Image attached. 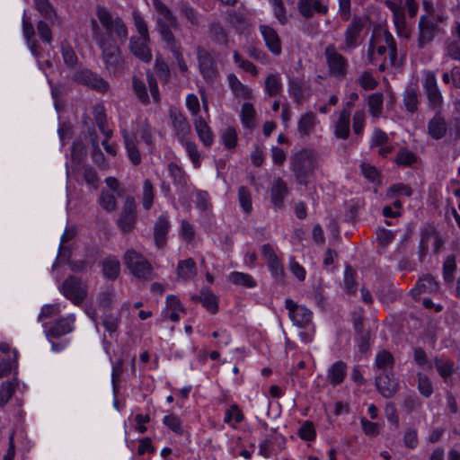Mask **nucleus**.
Wrapping results in <instances>:
<instances>
[{
    "mask_svg": "<svg viewBox=\"0 0 460 460\" xmlns=\"http://www.w3.org/2000/svg\"><path fill=\"white\" fill-rule=\"evenodd\" d=\"M99 48L105 70L115 77L123 75L128 69V64L115 40L112 39Z\"/></svg>",
    "mask_w": 460,
    "mask_h": 460,
    "instance_id": "1",
    "label": "nucleus"
},
{
    "mask_svg": "<svg viewBox=\"0 0 460 460\" xmlns=\"http://www.w3.org/2000/svg\"><path fill=\"white\" fill-rule=\"evenodd\" d=\"M291 171L300 185H307L314 171V155L308 149H303L291 156Z\"/></svg>",
    "mask_w": 460,
    "mask_h": 460,
    "instance_id": "2",
    "label": "nucleus"
},
{
    "mask_svg": "<svg viewBox=\"0 0 460 460\" xmlns=\"http://www.w3.org/2000/svg\"><path fill=\"white\" fill-rule=\"evenodd\" d=\"M124 262L130 273L145 281L154 278V270L150 262L139 252L128 250L124 255Z\"/></svg>",
    "mask_w": 460,
    "mask_h": 460,
    "instance_id": "3",
    "label": "nucleus"
},
{
    "mask_svg": "<svg viewBox=\"0 0 460 460\" xmlns=\"http://www.w3.org/2000/svg\"><path fill=\"white\" fill-rule=\"evenodd\" d=\"M96 14L111 37V32H114L121 42L127 40L128 35V28L120 17L113 18L108 9L101 5L97 6Z\"/></svg>",
    "mask_w": 460,
    "mask_h": 460,
    "instance_id": "4",
    "label": "nucleus"
},
{
    "mask_svg": "<svg viewBox=\"0 0 460 460\" xmlns=\"http://www.w3.org/2000/svg\"><path fill=\"white\" fill-rule=\"evenodd\" d=\"M60 291L75 305L82 304L87 297V285L75 275H70L64 280Z\"/></svg>",
    "mask_w": 460,
    "mask_h": 460,
    "instance_id": "5",
    "label": "nucleus"
},
{
    "mask_svg": "<svg viewBox=\"0 0 460 460\" xmlns=\"http://www.w3.org/2000/svg\"><path fill=\"white\" fill-rule=\"evenodd\" d=\"M324 56L328 66V74L337 79H343L349 69L347 58L339 53L332 44L325 48Z\"/></svg>",
    "mask_w": 460,
    "mask_h": 460,
    "instance_id": "6",
    "label": "nucleus"
},
{
    "mask_svg": "<svg viewBox=\"0 0 460 460\" xmlns=\"http://www.w3.org/2000/svg\"><path fill=\"white\" fill-rule=\"evenodd\" d=\"M155 11L160 14L155 20V29L159 35L169 32L172 29H178L177 17L162 0H152Z\"/></svg>",
    "mask_w": 460,
    "mask_h": 460,
    "instance_id": "7",
    "label": "nucleus"
},
{
    "mask_svg": "<svg viewBox=\"0 0 460 460\" xmlns=\"http://www.w3.org/2000/svg\"><path fill=\"white\" fill-rule=\"evenodd\" d=\"M197 59L199 72L204 80L208 83H213L218 75L214 57L205 48L198 47Z\"/></svg>",
    "mask_w": 460,
    "mask_h": 460,
    "instance_id": "8",
    "label": "nucleus"
},
{
    "mask_svg": "<svg viewBox=\"0 0 460 460\" xmlns=\"http://www.w3.org/2000/svg\"><path fill=\"white\" fill-rule=\"evenodd\" d=\"M423 90L428 99L429 107L433 111L441 110L443 97L433 72L426 74L423 80Z\"/></svg>",
    "mask_w": 460,
    "mask_h": 460,
    "instance_id": "9",
    "label": "nucleus"
},
{
    "mask_svg": "<svg viewBox=\"0 0 460 460\" xmlns=\"http://www.w3.org/2000/svg\"><path fill=\"white\" fill-rule=\"evenodd\" d=\"M137 221V205L132 196H128L118 218L117 224L123 233L133 230Z\"/></svg>",
    "mask_w": 460,
    "mask_h": 460,
    "instance_id": "10",
    "label": "nucleus"
},
{
    "mask_svg": "<svg viewBox=\"0 0 460 460\" xmlns=\"http://www.w3.org/2000/svg\"><path fill=\"white\" fill-rule=\"evenodd\" d=\"M73 79L78 84L86 85L101 93L107 92L110 87L108 82L105 81L101 75L88 69L76 72L74 75Z\"/></svg>",
    "mask_w": 460,
    "mask_h": 460,
    "instance_id": "11",
    "label": "nucleus"
},
{
    "mask_svg": "<svg viewBox=\"0 0 460 460\" xmlns=\"http://www.w3.org/2000/svg\"><path fill=\"white\" fill-rule=\"evenodd\" d=\"M438 31L439 27L433 18L428 15H422L419 22V47L422 49L427 44L430 43Z\"/></svg>",
    "mask_w": 460,
    "mask_h": 460,
    "instance_id": "12",
    "label": "nucleus"
},
{
    "mask_svg": "<svg viewBox=\"0 0 460 460\" xmlns=\"http://www.w3.org/2000/svg\"><path fill=\"white\" fill-rule=\"evenodd\" d=\"M285 306L288 310V314L294 324L298 327H305L312 321V312L304 305H297L292 299H287Z\"/></svg>",
    "mask_w": 460,
    "mask_h": 460,
    "instance_id": "13",
    "label": "nucleus"
},
{
    "mask_svg": "<svg viewBox=\"0 0 460 460\" xmlns=\"http://www.w3.org/2000/svg\"><path fill=\"white\" fill-rule=\"evenodd\" d=\"M150 39L138 38L132 36L129 39L128 49L130 53L144 63H150L152 60V51L149 48Z\"/></svg>",
    "mask_w": 460,
    "mask_h": 460,
    "instance_id": "14",
    "label": "nucleus"
},
{
    "mask_svg": "<svg viewBox=\"0 0 460 460\" xmlns=\"http://www.w3.org/2000/svg\"><path fill=\"white\" fill-rule=\"evenodd\" d=\"M74 315L62 317L55 321L49 327L45 326V333L49 340L58 339L74 330Z\"/></svg>",
    "mask_w": 460,
    "mask_h": 460,
    "instance_id": "15",
    "label": "nucleus"
},
{
    "mask_svg": "<svg viewBox=\"0 0 460 460\" xmlns=\"http://www.w3.org/2000/svg\"><path fill=\"white\" fill-rule=\"evenodd\" d=\"M169 116L176 137L183 142L190 134L191 128L184 115L175 108H171Z\"/></svg>",
    "mask_w": 460,
    "mask_h": 460,
    "instance_id": "16",
    "label": "nucleus"
},
{
    "mask_svg": "<svg viewBox=\"0 0 460 460\" xmlns=\"http://www.w3.org/2000/svg\"><path fill=\"white\" fill-rule=\"evenodd\" d=\"M289 93L294 101L300 104L312 94V89L308 82L296 77L289 79Z\"/></svg>",
    "mask_w": 460,
    "mask_h": 460,
    "instance_id": "17",
    "label": "nucleus"
},
{
    "mask_svg": "<svg viewBox=\"0 0 460 460\" xmlns=\"http://www.w3.org/2000/svg\"><path fill=\"white\" fill-rule=\"evenodd\" d=\"M428 134L434 140L442 139L447 132V124L440 110H437L434 117L428 122Z\"/></svg>",
    "mask_w": 460,
    "mask_h": 460,
    "instance_id": "18",
    "label": "nucleus"
},
{
    "mask_svg": "<svg viewBox=\"0 0 460 460\" xmlns=\"http://www.w3.org/2000/svg\"><path fill=\"white\" fill-rule=\"evenodd\" d=\"M260 31L269 50L275 56L280 55L281 40L277 31L268 25H261Z\"/></svg>",
    "mask_w": 460,
    "mask_h": 460,
    "instance_id": "19",
    "label": "nucleus"
},
{
    "mask_svg": "<svg viewBox=\"0 0 460 460\" xmlns=\"http://www.w3.org/2000/svg\"><path fill=\"white\" fill-rule=\"evenodd\" d=\"M364 27L362 18L354 16L345 31V44L348 49H353L358 45V39Z\"/></svg>",
    "mask_w": 460,
    "mask_h": 460,
    "instance_id": "20",
    "label": "nucleus"
},
{
    "mask_svg": "<svg viewBox=\"0 0 460 460\" xmlns=\"http://www.w3.org/2000/svg\"><path fill=\"white\" fill-rule=\"evenodd\" d=\"M288 194L286 182L279 177L275 179L270 189V200L275 208L280 209L284 207V199Z\"/></svg>",
    "mask_w": 460,
    "mask_h": 460,
    "instance_id": "21",
    "label": "nucleus"
},
{
    "mask_svg": "<svg viewBox=\"0 0 460 460\" xmlns=\"http://www.w3.org/2000/svg\"><path fill=\"white\" fill-rule=\"evenodd\" d=\"M376 387L385 398L393 397L399 389V384L392 380L388 374H382L376 378Z\"/></svg>",
    "mask_w": 460,
    "mask_h": 460,
    "instance_id": "22",
    "label": "nucleus"
},
{
    "mask_svg": "<svg viewBox=\"0 0 460 460\" xmlns=\"http://www.w3.org/2000/svg\"><path fill=\"white\" fill-rule=\"evenodd\" d=\"M170 228V223L164 216H160L154 226V238L158 248L166 244V236Z\"/></svg>",
    "mask_w": 460,
    "mask_h": 460,
    "instance_id": "23",
    "label": "nucleus"
},
{
    "mask_svg": "<svg viewBox=\"0 0 460 460\" xmlns=\"http://www.w3.org/2000/svg\"><path fill=\"white\" fill-rule=\"evenodd\" d=\"M102 271L105 279L115 280L120 273V262L115 256H108L102 261Z\"/></svg>",
    "mask_w": 460,
    "mask_h": 460,
    "instance_id": "24",
    "label": "nucleus"
},
{
    "mask_svg": "<svg viewBox=\"0 0 460 460\" xmlns=\"http://www.w3.org/2000/svg\"><path fill=\"white\" fill-rule=\"evenodd\" d=\"M191 298L199 301L212 314H216L218 310L217 297L208 288H202L200 295L192 296Z\"/></svg>",
    "mask_w": 460,
    "mask_h": 460,
    "instance_id": "25",
    "label": "nucleus"
},
{
    "mask_svg": "<svg viewBox=\"0 0 460 460\" xmlns=\"http://www.w3.org/2000/svg\"><path fill=\"white\" fill-rule=\"evenodd\" d=\"M34 7L40 15L52 24L59 22V17L49 0H34Z\"/></svg>",
    "mask_w": 460,
    "mask_h": 460,
    "instance_id": "26",
    "label": "nucleus"
},
{
    "mask_svg": "<svg viewBox=\"0 0 460 460\" xmlns=\"http://www.w3.org/2000/svg\"><path fill=\"white\" fill-rule=\"evenodd\" d=\"M346 376L347 365L341 360L333 363L328 369L327 377L333 386L341 384Z\"/></svg>",
    "mask_w": 460,
    "mask_h": 460,
    "instance_id": "27",
    "label": "nucleus"
},
{
    "mask_svg": "<svg viewBox=\"0 0 460 460\" xmlns=\"http://www.w3.org/2000/svg\"><path fill=\"white\" fill-rule=\"evenodd\" d=\"M349 119L350 111L343 109L341 113L339 119L335 124L334 135L338 138L347 139L349 135Z\"/></svg>",
    "mask_w": 460,
    "mask_h": 460,
    "instance_id": "28",
    "label": "nucleus"
},
{
    "mask_svg": "<svg viewBox=\"0 0 460 460\" xmlns=\"http://www.w3.org/2000/svg\"><path fill=\"white\" fill-rule=\"evenodd\" d=\"M122 137L124 139L125 147L128 152V155L134 165H138L141 163V155L135 143V137L130 136L128 132L124 129L122 130Z\"/></svg>",
    "mask_w": 460,
    "mask_h": 460,
    "instance_id": "29",
    "label": "nucleus"
},
{
    "mask_svg": "<svg viewBox=\"0 0 460 460\" xmlns=\"http://www.w3.org/2000/svg\"><path fill=\"white\" fill-rule=\"evenodd\" d=\"M194 126L199 139L206 146H210L213 143L212 132L204 119L201 117L196 119Z\"/></svg>",
    "mask_w": 460,
    "mask_h": 460,
    "instance_id": "30",
    "label": "nucleus"
},
{
    "mask_svg": "<svg viewBox=\"0 0 460 460\" xmlns=\"http://www.w3.org/2000/svg\"><path fill=\"white\" fill-rule=\"evenodd\" d=\"M384 40L389 50V60L391 66L396 68L401 67L402 61L397 58L396 42L392 34L387 31L384 32Z\"/></svg>",
    "mask_w": 460,
    "mask_h": 460,
    "instance_id": "31",
    "label": "nucleus"
},
{
    "mask_svg": "<svg viewBox=\"0 0 460 460\" xmlns=\"http://www.w3.org/2000/svg\"><path fill=\"white\" fill-rule=\"evenodd\" d=\"M403 104L406 110L411 113L418 110L419 94L416 86L411 84L407 87L403 94Z\"/></svg>",
    "mask_w": 460,
    "mask_h": 460,
    "instance_id": "32",
    "label": "nucleus"
},
{
    "mask_svg": "<svg viewBox=\"0 0 460 460\" xmlns=\"http://www.w3.org/2000/svg\"><path fill=\"white\" fill-rule=\"evenodd\" d=\"M227 79L230 88L237 97L243 99L252 98V91L246 85L243 84L235 75H228Z\"/></svg>",
    "mask_w": 460,
    "mask_h": 460,
    "instance_id": "33",
    "label": "nucleus"
},
{
    "mask_svg": "<svg viewBox=\"0 0 460 460\" xmlns=\"http://www.w3.org/2000/svg\"><path fill=\"white\" fill-rule=\"evenodd\" d=\"M416 288L420 293H437L439 285L432 275L427 274L419 279Z\"/></svg>",
    "mask_w": 460,
    "mask_h": 460,
    "instance_id": "34",
    "label": "nucleus"
},
{
    "mask_svg": "<svg viewBox=\"0 0 460 460\" xmlns=\"http://www.w3.org/2000/svg\"><path fill=\"white\" fill-rule=\"evenodd\" d=\"M177 274L181 279H192L196 275V263L192 258L180 261Z\"/></svg>",
    "mask_w": 460,
    "mask_h": 460,
    "instance_id": "35",
    "label": "nucleus"
},
{
    "mask_svg": "<svg viewBox=\"0 0 460 460\" xmlns=\"http://www.w3.org/2000/svg\"><path fill=\"white\" fill-rule=\"evenodd\" d=\"M208 34L213 42L222 45L227 44V34L219 22H213L209 24Z\"/></svg>",
    "mask_w": 460,
    "mask_h": 460,
    "instance_id": "36",
    "label": "nucleus"
},
{
    "mask_svg": "<svg viewBox=\"0 0 460 460\" xmlns=\"http://www.w3.org/2000/svg\"><path fill=\"white\" fill-rule=\"evenodd\" d=\"M229 279L234 285L248 288H254L257 285L251 275L243 272L234 271L230 274Z\"/></svg>",
    "mask_w": 460,
    "mask_h": 460,
    "instance_id": "37",
    "label": "nucleus"
},
{
    "mask_svg": "<svg viewBox=\"0 0 460 460\" xmlns=\"http://www.w3.org/2000/svg\"><path fill=\"white\" fill-rule=\"evenodd\" d=\"M315 115L312 112L303 114L298 121V131L303 136H308L314 129Z\"/></svg>",
    "mask_w": 460,
    "mask_h": 460,
    "instance_id": "38",
    "label": "nucleus"
},
{
    "mask_svg": "<svg viewBox=\"0 0 460 460\" xmlns=\"http://www.w3.org/2000/svg\"><path fill=\"white\" fill-rule=\"evenodd\" d=\"M132 87L137 99L143 104H147L149 102V96L144 81L134 75L132 77Z\"/></svg>",
    "mask_w": 460,
    "mask_h": 460,
    "instance_id": "39",
    "label": "nucleus"
},
{
    "mask_svg": "<svg viewBox=\"0 0 460 460\" xmlns=\"http://www.w3.org/2000/svg\"><path fill=\"white\" fill-rule=\"evenodd\" d=\"M435 367L439 376L447 381L454 372V363L449 359L436 358Z\"/></svg>",
    "mask_w": 460,
    "mask_h": 460,
    "instance_id": "40",
    "label": "nucleus"
},
{
    "mask_svg": "<svg viewBox=\"0 0 460 460\" xmlns=\"http://www.w3.org/2000/svg\"><path fill=\"white\" fill-rule=\"evenodd\" d=\"M384 95L382 93H375L368 97L369 112L374 117H378L382 112Z\"/></svg>",
    "mask_w": 460,
    "mask_h": 460,
    "instance_id": "41",
    "label": "nucleus"
},
{
    "mask_svg": "<svg viewBox=\"0 0 460 460\" xmlns=\"http://www.w3.org/2000/svg\"><path fill=\"white\" fill-rule=\"evenodd\" d=\"M282 88L280 78L278 75H269L265 79V91L270 96L277 95Z\"/></svg>",
    "mask_w": 460,
    "mask_h": 460,
    "instance_id": "42",
    "label": "nucleus"
},
{
    "mask_svg": "<svg viewBox=\"0 0 460 460\" xmlns=\"http://www.w3.org/2000/svg\"><path fill=\"white\" fill-rule=\"evenodd\" d=\"M91 29L93 31V38L95 40L98 47L101 45H103L105 42L112 40V37H111L109 35V33L104 32L101 29V27L99 26V24L95 19H92V21H91Z\"/></svg>",
    "mask_w": 460,
    "mask_h": 460,
    "instance_id": "43",
    "label": "nucleus"
},
{
    "mask_svg": "<svg viewBox=\"0 0 460 460\" xmlns=\"http://www.w3.org/2000/svg\"><path fill=\"white\" fill-rule=\"evenodd\" d=\"M86 147L81 139H75L72 145L71 158L73 162L81 164L86 156Z\"/></svg>",
    "mask_w": 460,
    "mask_h": 460,
    "instance_id": "44",
    "label": "nucleus"
},
{
    "mask_svg": "<svg viewBox=\"0 0 460 460\" xmlns=\"http://www.w3.org/2000/svg\"><path fill=\"white\" fill-rule=\"evenodd\" d=\"M132 15H133L134 25H135L137 32L139 33L138 38H146V40H149L150 35H149L148 26H147L145 19L142 17V15L140 14V13L138 11H134L132 13Z\"/></svg>",
    "mask_w": 460,
    "mask_h": 460,
    "instance_id": "45",
    "label": "nucleus"
},
{
    "mask_svg": "<svg viewBox=\"0 0 460 460\" xmlns=\"http://www.w3.org/2000/svg\"><path fill=\"white\" fill-rule=\"evenodd\" d=\"M168 171L176 185L185 186L187 183L185 172L175 163L168 164Z\"/></svg>",
    "mask_w": 460,
    "mask_h": 460,
    "instance_id": "46",
    "label": "nucleus"
},
{
    "mask_svg": "<svg viewBox=\"0 0 460 460\" xmlns=\"http://www.w3.org/2000/svg\"><path fill=\"white\" fill-rule=\"evenodd\" d=\"M412 193L413 190L409 185L404 183H396L389 187L386 196L390 199L399 195L411 197Z\"/></svg>",
    "mask_w": 460,
    "mask_h": 460,
    "instance_id": "47",
    "label": "nucleus"
},
{
    "mask_svg": "<svg viewBox=\"0 0 460 460\" xmlns=\"http://www.w3.org/2000/svg\"><path fill=\"white\" fill-rule=\"evenodd\" d=\"M267 264L275 280L279 283L284 284L285 271L279 260L278 258L274 259L272 261H267Z\"/></svg>",
    "mask_w": 460,
    "mask_h": 460,
    "instance_id": "48",
    "label": "nucleus"
},
{
    "mask_svg": "<svg viewBox=\"0 0 460 460\" xmlns=\"http://www.w3.org/2000/svg\"><path fill=\"white\" fill-rule=\"evenodd\" d=\"M456 269V258L454 255H449L444 261L443 265V278L445 282L452 283L454 279V272Z\"/></svg>",
    "mask_w": 460,
    "mask_h": 460,
    "instance_id": "49",
    "label": "nucleus"
},
{
    "mask_svg": "<svg viewBox=\"0 0 460 460\" xmlns=\"http://www.w3.org/2000/svg\"><path fill=\"white\" fill-rule=\"evenodd\" d=\"M99 204L108 212L114 211L117 208L116 198L112 193H110L109 191H102L99 198Z\"/></svg>",
    "mask_w": 460,
    "mask_h": 460,
    "instance_id": "50",
    "label": "nucleus"
},
{
    "mask_svg": "<svg viewBox=\"0 0 460 460\" xmlns=\"http://www.w3.org/2000/svg\"><path fill=\"white\" fill-rule=\"evenodd\" d=\"M154 202V187L150 180L144 181L143 185V207L148 210Z\"/></svg>",
    "mask_w": 460,
    "mask_h": 460,
    "instance_id": "51",
    "label": "nucleus"
},
{
    "mask_svg": "<svg viewBox=\"0 0 460 460\" xmlns=\"http://www.w3.org/2000/svg\"><path fill=\"white\" fill-rule=\"evenodd\" d=\"M15 391L14 384L11 381H4L0 385V407L4 406Z\"/></svg>",
    "mask_w": 460,
    "mask_h": 460,
    "instance_id": "52",
    "label": "nucleus"
},
{
    "mask_svg": "<svg viewBox=\"0 0 460 460\" xmlns=\"http://www.w3.org/2000/svg\"><path fill=\"white\" fill-rule=\"evenodd\" d=\"M418 390L426 398L431 396L433 386L429 378L423 374H418Z\"/></svg>",
    "mask_w": 460,
    "mask_h": 460,
    "instance_id": "53",
    "label": "nucleus"
},
{
    "mask_svg": "<svg viewBox=\"0 0 460 460\" xmlns=\"http://www.w3.org/2000/svg\"><path fill=\"white\" fill-rule=\"evenodd\" d=\"M394 359L393 355L387 350H382L376 355V366L379 369H385L386 367H392L394 366Z\"/></svg>",
    "mask_w": 460,
    "mask_h": 460,
    "instance_id": "54",
    "label": "nucleus"
},
{
    "mask_svg": "<svg viewBox=\"0 0 460 460\" xmlns=\"http://www.w3.org/2000/svg\"><path fill=\"white\" fill-rule=\"evenodd\" d=\"M222 142L227 149H233L237 143V134L234 128L228 127L223 131L221 136Z\"/></svg>",
    "mask_w": 460,
    "mask_h": 460,
    "instance_id": "55",
    "label": "nucleus"
},
{
    "mask_svg": "<svg viewBox=\"0 0 460 460\" xmlns=\"http://www.w3.org/2000/svg\"><path fill=\"white\" fill-rule=\"evenodd\" d=\"M238 199L241 207L243 208V211L245 213H250L252 210V198L251 193L249 190L244 187L241 186L238 190Z\"/></svg>",
    "mask_w": 460,
    "mask_h": 460,
    "instance_id": "56",
    "label": "nucleus"
},
{
    "mask_svg": "<svg viewBox=\"0 0 460 460\" xmlns=\"http://www.w3.org/2000/svg\"><path fill=\"white\" fill-rule=\"evenodd\" d=\"M243 420V414L239 409L237 404H232L226 411L224 421L226 423L231 424L232 420H234L235 423H240Z\"/></svg>",
    "mask_w": 460,
    "mask_h": 460,
    "instance_id": "57",
    "label": "nucleus"
},
{
    "mask_svg": "<svg viewBox=\"0 0 460 460\" xmlns=\"http://www.w3.org/2000/svg\"><path fill=\"white\" fill-rule=\"evenodd\" d=\"M254 117L255 110L252 104L250 102L243 103L241 111L242 122L245 126L250 127L253 123Z\"/></svg>",
    "mask_w": 460,
    "mask_h": 460,
    "instance_id": "58",
    "label": "nucleus"
},
{
    "mask_svg": "<svg viewBox=\"0 0 460 460\" xmlns=\"http://www.w3.org/2000/svg\"><path fill=\"white\" fill-rule=\"evenodd\" d=\"M61 50H62V56L64 58L65 63L68 66H75L77 63V57L73 49V48L70 46L69 43H62L61 45Z\"/></svg>",
    "mask_w": 460,
    "mask_h": 460,
    "instance_id": "59",
    "label": "nucleus"
},
{
    "mask_svg": "<svg viewBox=\"0 0 460 460\" xmlns=\"http://www.w3.org/2000/svg\"><path fill=\"white\" fill-rule=\"evenodd\" d=\"M120 318L119 315L113 314H105L102 323L106 331L109 332L110 335L112 336L118 330Z\"/></svg>",
    "mask_w": 460,
    "mask_h": 460,
    "instance_id": "60",
    "label": "nucleus"
},
{
    "mask_svg": "<svg viewBox=\"0 0 460 460\" xmlns=\"http://www.w3.org/2000/svg\"><path fill=\"white\" fill-rule=\"evenodd\" d=\"M234 60L245 72H248L252 75H256L258 74L256 66L251 61L243 59L236 50L234 51Z\"/></svg>",
    "mask_w": 460,
    "mask_h": 460,
    "instance_id": "61",
    "label": "nucleus"
},
{
    "mask_svg": "<svg viewBox=\"0 0 460 460\" xmlns=\"http://www.w3.org/2000/svg\"><path fill=\"white\" fill-rule=\"evenodd\" d=\"M160 36L163 43L164 44V49L168 51H171L181 46L180 40L176 39L172 31L164 33Z\"/></svg>",
    "mask_w": 460,
    "mask_h": 460,
    "instance_id": "62",
    "label": "nucleus"
},
{
    "mask_svg": "<svg viewBox=\"0 0 460 460\" xmlns=\"http://www.w3.org/2000/svg\"><path fill=\"white\" fill-rule=\"evenodd\" d=\"M172 55V58H174L175 60V63L180 70V72L182 74V75H185L187 72H188V66H187V63L183 58V54H182V47H179L175 49H172L170 51Z\"/></svg>",
    "mask_w": 460,
    "mask_h": 460,
    "instance_id": "63",
    "label": "nucleus"
},
{
    "mask_svg": "<svg viewBox=\"0 0 460 460\" xmlns=\"http://www.w3.org/2000/svg\"><path fill=\"white\" fill-rule=\"evenodd\" d=\"M298 434L304 440H314L316 435L314 424L311 421H305L300 428Z\"/></svg>",
    "mask_w": 460,
    "mask_h": 460,
    "instance_id": "64",
    "label": "nucleus"
}]
</instances>
